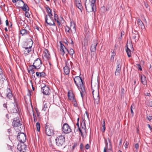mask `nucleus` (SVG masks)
Wrapping results in <instances>:
<instances>
[{
    "mask_svg": "<svg viewBox=\"0 0 152 152\" xmlns=\"http://www.w3.org/2000/svg\"><path fill=\"white\" fill-rule=\"evenodd\" d=\"M74 80L78 88L80 91L81 97H83V95L86 93L83 81L80 76L75 77L74 78Z\"/></svg>",
    "mask_w": 152,
    "mask_h": 152,
    "instance_id": "obj_1",
    "label": "nucleus"
},
{
    "mask_svg": "<svg viewBox=\"0 0 152 152\" xmlns=\"http://www.w3.org/2000/svg\"><path fill=\"white\" fill-rule=\"evenodd\" d=\"M56 144L58 146H64L65 144V138L64 135H58L55 139Z\"/></svg>",
    "mask_w": 152,
    "mask_h": 152,
    "instance_id": "obj_2",
    "label": "nucleus"
},
{
    "mask_svg": "<svg viewBox=\"0 0 152 152\" xmlns=\"http://www.w3.org/2000/svg\"><path fill=\"white\" fill-rule=\"evenodd\" d=\"M53 15L51 14L50 15H45V22L49 26H55L54 20L52 17Z\"/></svg>",
    "mask_w": 152,
    "mask_h": 152,
    "instance_id": "obj_3",
    "label": "nucleus"
},
{
    "mask_svg": "<svg viewBox=\"0 0 152 152\" xmlns=\"http://www.w3.org/2000/svg\"><path fill=\"white\" fill-rule=\"evenodd\" d=\"M85 7L86 10L88 12L93 11L94 12L96 10V6L95 4L87 3V0H86Z\"/></svg>",
    "mask_w": 152,
    "mask_h": 152,
    "instance_id": "obj_4",
    "label": "nucleus"
},
{
    "mask_svg": "<svg viewBox=\"0 0 152 152\" xmlns=\"http://www.w3.org/2000/svg\"><path fill=\"white\" fill-rule=\"evenodd\" d=\"M68 96L69 99L72 102L74 106H77V104L74 95L72 91H69L68 92Z\"/></svg>",
    "mask_w": 152,
    "mask_h": 152,
    "instance_id": "obj_5",
    "label": "nucleus"
},
{
    "mask_svg": "<svg viewBox=\"0 0 152 152\" xmlns=\"http://www.w3.org/2000/svg\"><path fill=\"white\" fill-rule=\"evenodd\" d=\"M81 128L82 129L79 128V130L81 134V136L83 137H84L86 136V128L85 123L84 122L82 123L81 124Z\"/></svg>",
    "mask_w": 152,
    "mask_h": 152,
    "instance_id": "obj_6",
    "label": "nucleus"
},
{
    "mask_svg": "<svg viewBox=\"0 0 152 152\" xmlns=\"http://www.w3.org/2000/svg\"><path fill=\"white\" fill-rule=\"evenodd\" d=\"M33 43L32 40L30 39L29 41V44H30V45L28 47L23 48V51L24 52V53L26 55H27L31 51V48Z\"/></svg>",
    "mask_w": 152,
    "mask_h": 152,
    "instance_id": "obj_7",
    "label": "nucleus"
},
{
    "mask_svg": "<svg viewBox=\"0 0 152 152\" xmlns=\"http://www.w3.org/2000/svg\"><path fill=\"white\" fill-rule=\"evenodd\" d=\"M42 62L41 60L39 58H37L34 61L33 65H31L30 67H34V69H38L41 66Z\"/></svg>",
    "mask_w": 152,
    "mask_h": 152,
    "instance_id": "obj_8",
    "label": "nucleus"
},
{
    "mask_svg": "<svg viewBox=\"0 0 152 152\" xmlns=\"http://www.w3.org/2000/svg\"><path fill=\"white\" fill-rule=\"evenodd\" d=\"M93 97L94 99L95 104H98L99 103L100 98L98 91L94 93V91L92 89Z\"/></svg>",
    "mask_w": 152,
    "mask_h": 152,
    "instance_id": "obj_9",
    "label": "nucleus"
},
{
    "mask_svg": "<svg viewBox=\"0 0 152 152\" xmlns=\"http://www.w3.org/2000/svg\"><path fill=\"white\" fill-rule=\"evenodd\" d=\"M17 138L20 142L24 143L26 140V135L23 133H19L18 135Z\"/></svg>",
    "mask_w": 152,
    "mask_h": 152,
    "instance_id": "obj_10",
    "label": "nucleus"
},
{
    "mask_svg": "<svg viewBox=\"0 0 152 152\" xmlns=\"http://www.w3.org/2000/svg\"><path fill=\"white\" fill-rule=\"evenodd\" d=\"M63 132L66 134H68L71 132V129L70 127L67 123L64 124L62 127Z\"/></svg>",
    "mask_w": 152,
    "mask_h": 152,
    "instance_id": "obj_11",
    "label": "nucleus"
},
{
    "mask_svg": "<svg viewBox=\"0 0 152 152\" xmlns=\"http://www.w3.org/2000/svg\"><path fill=\"white\" fill-rule=\"evenodd\" d=\"M60 51L61 54L64 55V54H66L67 52H68V50L66 48L65 46L61 42H60Z\"/></svg>",
    "mask_w": 152,
    "mask_h": 152,
    "instance_id": "obj_12",
    "label": "nucleus"
},
{
    "mask_svg": "<svg viewBox=\"0 0 152 152\" xmlns=\"http://www.w3.org/2000/svg\"><path fill=\"white\" fill-rule=\"evenodd\" d=\"M26 148V146L24 143L18 144V145L17 149L20 152H25Z\"/></svg>",
    "mask_w": 152,
    "mask_h": 152,
    "instance_id": "obj_13",
    "label": "nucleus"
},
{
    "mask_svg": "<svg viewBox=\"0 0 152 152\" xmlns=\"http://www.w3.org/2000/svg\"><path fill=\"white\" fill-rule=\"evenodd\" d=\"M45 133L48 136H51L53 135V130L52 127H46Z\"/></svg>",
    "mask_w": 152,
    "mask_h": 152,
    "instance_id": "obj_14",
    "label": "nucleus"
},
{
    "mask_svg": "<svg viewBox=\"0 0 152 152\" xmlns=\"http://www.w3.org/2000/svg\"><path fill=\"white\" fill-rule=\"evenodd\" d=\"M12 123L13 126L15 127L19 126L21 125L18 117H17L14 119Z\"/></svg>",
    "mask_w": 152,
    "mask_h": 152,
    "instance_id": "obj_15",
    "label": "nucleus"
},
{
    "mask_svg": "<svg viewBox=\"0 0 152 152\" xmlns=\"http://www.w3.org/2000/svg\"><path fill=\"white\" fill-rule=\"evenodd\" d=\"M76 25L74 22H70V25L69 27L71 31V34H73L76 33Z\"/></svg>",
    "mask_w": 152,
    "mask_h": 152,
    "instance_id": "obj_16",
    "label": "nucleus"
},
{
    "mask_svg": "<svg viewBox=\"0 0 152 152\" xmlns=\"http://www.w3.org/2000/svg\"><path fill=\"white\" fill-rule=\"evenodd\" d=\"M117 69L115 72L116 75H119L120 74L121 70V61H117Z\"/></svg>",
    "mask_w": 152,
    "mask_h": 152,
    "instance_id": "obj_17",
    "label": "nucleus"
},
{
    "mask_svg": "<svg viewBox=\"0 0 152 152\" xmlns=\"http://www.w3.org/2000/svg\"><path fill=\"white\" fill-rule=\"evenodd\" d=\"M41 91L43 94L45 95H48L50 93L49 88L46 86L42 88Z\"/></svg>",
    "mask_w": 152,
    "mask_h": 152,
    "instance_id": "obj_18",
    "label": "nucleus"
},
{
    "mask_svg": "<svg viewBox=\"0 0 152 152\" xmlns=\"http://www.w3.org/2000/svg\"><path fill=\"white\" fill-rule=\"evenodd\" d=\"M98 43V40L97 39H95L94 40L93 43L92 44L90 50L91 52H95L96 50V47Z\"/></svg>",
    "mask_w": 152,
    "mask_h": 152,
    "instance_id": "obj_19",
    "label": "nucleus"
},
{
    "mask_svg": "<svg viewBox=\"0 0 152 152\" xmlns=\"http://www.w3.org/2000/svg\"><path fill=\"white\" fill-rule=\"evenodd\" d=\"M50 56L48 50L47 49L45 50L43 55V58L44 60L45 61H47L50 58Z\"/></svg>",
    "mask_w": 152,
    "mask_h": 152,
    "instance_id": "obj_20",
    "label": "nucleus"
},
{
    "mask_svg": "<svg viewBox=\"0 0 152 152\" xmlns=\"http://www.w3.org/2000/svg\"><path fill=\"white\" fill-rule=\"evenodd\" d=\"M19 4H21L23 6L22 7V9L25 12H27L29 10V8L27 4H25L24 2L22 0H19Z\"/></svg>",
    "mask_w": 152,
    "mask_h": 152,
    "instance_id": "obj_21",
    "label": "nucleus"
},
{
    "mask_svg": "<svg viewBox=\"0 0 152 152\" xmlns=\"http://www.w3.org/2000/svg\"><path fill=\"white\" fill-rule=\"evenodd\" d=\"M75 3L76 7L82 11L83 9V7L81 4V1L80 0H74Z\"/></svg>",
    "mask_w": 152,
    "mask_h": 152,
    "instance_id": "obj_22",
    "label": "nucleus"
},
{
    "mask_svg": "<svg viewBox=\"0 0 152 152\" xmlns=\"http://www.w3.org/2000/svg\"><path fill=\"white\" fill-rule=\"evenodd\" d=\"M19 111V109L17 104L16 103L14 104V107L12 108L11 112L13 113H18Z\"/></svg>",
    "mask_w": 152,
    "mask_h": 152,
    "instance_id": "obj_23",
    "label": "nucleus"
},
{
    "mask_svg": "<svg viewBox=\"0 0 152 152\" xmlns=\"http://www.w3.org/2000/svg\"><path fill=\"white\" fill-rule=\"evenodd\" d=\"M140 78L141 80L142 83L145 85L147 84V82L146 79V77L145 76L143 75H141L140 76Z\"/></svg>",
    "mask_w": 152,
    "mask_h": 152,
    "instance_id": "obj_24",
    "label": "nucleus"
},
{
    "mask_svg": "<svg viewBox=\"0 0 152 152\" xmlns=\"http://www.w3.org/2000/svg\"><path fill=\"white\" fill-rule=\"evenodd\" d=\"M137 22L138 23V25L140 27H141L142 29L145 28V26L144 25L142 21L140 20V19H138L137 20Z\"/></svg>",
    "mask_w": 152,
    "mask_h": 152,
    "instance_id": "obj_25",
    "label": "nucleus"
},
{
    "mask_svg": "<svg viewBox=\"0 0 152 152\" xmlns=\"http://www.w3.org/2000/svg\"><path fill=\"white\" fill-rule=\"evenodd\" d=\"M64 72L66 75H68L69 74L70 72L69 68L68 66H66L64 68Z\"/></svg>",
    "mask_w": 152,
    "mask_h": 152,
    "instance_id": "obj_26",
    "label": "nucleus"
},
{
    "mask_svg": "<svg viewBox=\"0 0 152 152\" xmlns=\"http://www.w3.org/2000/svg\"><path fill=\"white\" fill-rule=\"evenodd\" d=\"M45 73L43 72H36V75L37 77H43L45 76Z\"/></svg>",
    "mask_w": 152,
    "mask_h": 152,
    "instance_id": "obj_27",
    "label": "nucleus"
},
{
    "mask_svg": "<svg viewBox=\"0 0 152 152\" xmlns=\"http://www.w3.org/2000/svg\"><path fill=\"white\" fill-rule=\"evenodd\" d=\"M9 92L7 94V97L9 99H11L12 97V95L10 89H9Z\"/></svg>",
    "mask_w": 152,
    "mask_h": 152,
    "instance_id": "obj_28",
    "label": "nucleus"
},
{
    "mask_svg": "<svg viewBox=\"0 0 152 152\" xmlns=\"http://www.w3.org/2000/svg\"><path fill=\"white\" fill-rule=\"evenodd\" d=\"M126 51L127 53L128 56L129 57H130L131 56V50L127 47L126 49Z\"/></svg>",
    "mask_w": 152,
    "mask_h": 152,
    "instance_id": "obj_29",
    "label": "nucleus"
},
{
    "mask_svg": "<svg viewBox=\"0 0 152 152\" xmlns=\"http://www.w3.org/2000/svg\"><path fill=\"white\" fill-rule=\"evenodd\" d=\"M28 32L25 29H22L20 31V33L22 35H24L26 34Z\"/></svg>",
    "mask_w": 152,
    "mask_h": 152,
    "instance_id": "obj_30",
    "label": "nucleus"
},
{
    "mask_svg": "<svg viewBox=\"0 0 152 152\" xmlns=\"http://www.w3.org/2000/svg\"><path fill=\"white\" fill-rule=\"evenodd\" d=\"M29 70L28 69V72L30 73V72L31 71L32 74L34 73L35 72L34 71V67H30V65L29 66Z\"/></svg>",
    "mask_w": 152,
    "mask_h": 152,
    "instance_id": "obj_31",
    "label": "nucleus"
},
{
    "mask_svg": "<svg viewBox=\"0 0 152 152\" xmlns=\"http://www.w3.org/2000/svg\"><path fill=\"white\" fill-rule=\"evenodd\" d=\"M72 62L69 61H67L66 62V66H69V67L70 68V67H72Z\"/></svg>",
    "mask_w": 152,
    "mask_h": 152,
    "instance_id": "obj_32",
    "label": "nucleus"
},
{
    "mask_svg": "<svg viewBox=\"0 0 152 152\" xmlns=\"http://www.w3.org/2000/svg\"><path fill=\"white\" fill-rule=\"evenodd\" d=\"M74 53V50L72 49H71L68 52H67L66 54H67L68 53L70 55H72Z\"/></svg>",
    "mask_w": 152,
    "mask_h": 152,
    "instance_id": "obj_33",
    "label": "nucleus"
},
{
    "mask_svg": "<svg viewBox=\"0 0 152 152\" xmlns=\"http://www.w3.org/2000/svg\"><path fill=\"white\" fill-rule=\"evenodd\" d=\"M46 9L47 12L48 14L47 15H50L52 14L51 11L49 7H47Z\"/></svg>",
    "mask_w": 152,
    "mask_h": 152,
    "instance_id": "obj_34",
    "label": "nucleus"
},
{
    "mask_svg": "<svg viewBox=\"0 0 152 152\" xmlns=\"http://www.w3.org/2000/svg\"><path fill=\"white\" fill-rule=\"evenodd\" d=\"M36 127L37 130L39 132L40 131V125L39 123L37 122L36 124Z\"/></svg>",
    "mask_w": 152,
    "mask_h": 152,
    "instance_id": "obj_35",
    "label": "nucleus"
},
{
    "mask_svg": "<svg viewBox=\"0 0 152 152\" xmlns=\"http://www.w3.org/2000/svg\"><path fill=\"white\" fill-rule=\"evenodd\" d=\"M65 31L71 34V31L70 29V27L68 26H66L65 28Z\"/></svg>",
    "mask_w": 152,
    "mask_h": 152,
    "instance_id": "obj_36",
    "label": "nucleus"
},
{
    "mask_svg": "<svg viewBox=\"0 0 152 152\" xmlns=\"http://www.w3.org/2000/svg\"><path fill=\"white\" fill-rule=\"evenodd\" d=\"M112 52V55L111 56V60H112L113 59V60L114 59V56L115 55V53L114 52V51L113 50V51H111Z\"/></svg>",
    "mask_w": 152,
    "mask_h": 152,
    "instance_id": "obj_37",
    "label": "nucleus"
},
{
    "mask_svg": "<svg viewBox=\"0 0 152 152\" xmlns=\"http://www.w3.org/2000/svg\"><path fill=\"white\" fill-rule=\"evenodd\" d=\"M134 147L136 149L135 151L137 152L138 151V149L139 148V145L137 143L136 144L134 145Z\"/></svg>",
    "mask_w": 152,
    "mask_h": 152,
    "instance_id": "obj_38",
    "label": "nucleus"
},
{
    "mask_svg": "<svg viewBox=\"0 0 152 152\" xmlns=\"http://www.w3.org/2000/svg\"><path fill=\"white\" fill-rule=\"evenodd\" d=\"M47 107V104L46 103H45L43 107L42 108V110L44 111H45Z\"/></svg>",
    "mask_w": 152,
    "mask_h": 152,
    "instance_id": "obj_39",
    "label": "nucleus"
},
{
    "mask_svg": "<svg viewBox=\"0 0 152 152\" xmlns=\"http://www.w3.org/2000/svg\"><path fill=\"white\" fill-rule=\"evenodd\" d=\"M147 104L149 106L152 107V101H150L148 102Z\"/></svg>",
    "mask_w": 152,
    "mask_h": 152,
    "instance_id": "obj_40",
    "label": "nucleus"
},
{
    "mask_svg": "<svg viewBox=\"0 0 152 152\" xmlns=\"http://www.w3.org/2000/svg\"><path fill=\"white\" fill-rule=\"evenodd\" d=\"M54 17L55 20H56L58 19V16L57 14H54Z\"/></svg>",
    "mask_w": 152,
    "mask_h": 152,
    "instance_id": "obj_41",
    "label": "nucleus"
},
{
    "mask_svg": "<svg viewBox=\"0 0 152 152\" xmlns=\"http://www.w3.org/2000/svg\"><path fill=\"white\" fill-rule=\"evenodd\" d=\"M147 118L149 121H151L152 119V116H151L147 115Z\"/></svg>",
    "mask_w": 152,
    "mask_h": 152,
    "instance_id": "obj_42",
    "label": "nucleus"
},
{
    "mask_svg": "<svg viewBox=\"0 0 152 152\" xmlns=\"http://www.w3.org/2000/svg\"><path fill=\"white\" fill-rule=\"evenodd\" d=\"M25 15V16L28 18H29L30 16L29 13L28 12H26Z\"/></svg>",
    "mask_w": 152,
    "mask_h": 152,
    "instance_id": "obj_43",
    "label": "nucleus"
},
{
    "mask_svg": "<svg viewBox=\"0 0 152 152\" xmlns=\"http://www.w3.org/2000/svg\"><path fill=\"white\" fill-rule=\"evenodd\" d=\"M105 142L106 143V146L105 147V148H108V142H107V140H105Z\"/></svg>",
    "mask_w": 152,
    "mask_h": 152,
    "instance_id": "obj_44",
    "label": "nucleus"
},
{
    "mask_svg": "<svg viewBox=\"0 0 152 152\" xmlns=\"http://www.w3.org/2000/svg\"><path fill=\"white\" fill-rule=\"evenodd\" d=\"M137 65L138 66V69L139 70H140V71L142 70V68L141 66L139 64H137Z\"/></svg>",
    "mask_w": 152,
    "mask_h": 152,
    "instance_id": "obj_45",
    "label": "nucleus"
},
{
    "mask_svg": "<svg viewBox=\"0 0 152 152\" xmlns=\"http://www.w3.org/2000/svg\"><path fill=\"white\" fill-rule=\"evenodd\" d=\"M128 144H129L128 142L127 141H126V143L124 145V146L126 148H127V146H128Z\"/></svg>",
    "mask_w": 152,
    "mask_h": 152,
    "instance_id": "obj_46",
    "label": "nucleus"
},
{
    "mask_svg": "<svg viewBox=\"0 0 152 152\" xmlns=\"http://www.w3.org/2000/svg\"><path fill=\"white\" fill-rule=\"evenodd\" d=\"M89 148V146L88 144H87L85 146V148L86 149H88Z\"/></svg>",
    "mask_w": 152,
    "mask_h": 152,
    "instance_id": "obj_47",
    "label": "nucleus"
},
{
    "mask_svg": "<svg viewBox=\"0 0 152 152\" xmlns=\"http://www.w3.org/2000/svg\"><path fill=\"white\" fill-rule=\"evenodd\" d=\"M33 116H34V121L35 122H36V121H37V120L36 118V116L34 115V113H33Z\"/></svg>",
    "mask_w": 152,
    "mask_h": 152,
    "instance_id": "obj_48",
    "label": "nucleus"
},
{
    "mask_svg": "<svg viewBox=\"0 0 152 152\" xmlns=\"http://www.w3.org/2000/svg\"><path fill=\"white\" fill-rule=\"evenodd\" d=\"M137 36H138L137 34L136 36L134 34L133 35L132 38L134 39H135L136 37H137Z\"/></svg>",
    "mask_w": 152,
    "mask_h": 152,
    "instance_id": "obj_49",
    "label": "nucleus"
},
{
    "mask_svg": "<svg viewBox=\"0 0 152 152\" xmlns=\"http://www.w3.org/2000/svg\"><path fill=\"white\" fill-rule=\"evenodd\" d=\"M18 3H19V2L18 3H17V5L19 7H22L21 6H22L21 4H20Z\"/></svg>",
    "mask_w": 152,
    "mask_h": 152,
    "instance_id": "obj_50",
    "label": "nucleus"
},
{
    "mask_svg": "<svg viewBox=\"0 0 152 152\" xmlns=\"http://www.w3.org/2000/svg\"><path fill=\"white\" fill-rule=\"evenodd\" d=\"M102 125L103 127L105 126V121L104 119L103 120V123H102Z\"/></svg>",
    "mask_w": 152,
    "mask_h": 152,
    "instance_id": "obj_51",
    "label": "nucleus"
},
{
    "mask_svg": "<svg viewBox=\"0 0 152 152\" xmlns=\"http://www.w3.org/2000/svg\"><path fill=\"white\" fill-rule=\"evenodd\" d=\"M6 24L7 26H8L9 25V22L7 20L6 21Z\"/></svg>",
    "mask_w": 152,
    "mask_h": 152,
    "instance_id": "obj_52",
    "label": "nucleus"
},
{
    "mask_svg": "<svg viewBox=\"0 0 152 152\" xmlns=\"http://www.w3.org/2000/svg\"><path fill=\"white\" fill-rule=\"evenodd\" d=\"M79 118H77V123L76 124V125L77 126L78 128H79V123H78V121H79Z\"/></svg>",
    "mask_w": 152,
    "mask_h": 152,
    "instance_id": "obj_53",
    "label": "nucleus"
},
{
    "mask_svg": "<svg viewBox=\"0 0 152 152\" xmlns=\"http://www.w3.org/2000/svg\"><path fill=\"white\" fill-rule=\"evenodd\" d=\"M108 149V148H104V151L103 152H107V150Z\"/></svg>",
    "mask_w": 152,
    "mask_h": 152,
    "instance_id": "obj_54",
    "label": "nucleus"
},
{
    "mask_svg": "<svg viewBox=\"0 0 152 152\" xmlns=\"http://www.w3.org/2000/svg\"><path fill=\"white\" fill-rule=\"evenodd\" d=\"M145 95L148 96H150V94L149 93H146L145 94Z\"/></svg>",
    "mask_w": 152,
    "mask_h": 152,
    "instance_id": "obj_55",
    "label": "nucleus"
},
{
    "mask_svg": "<svg viewBox=\"0 0 152 152\" xmlns=\"http://www.w3.org/2000/svg\"><path fill=\"white\" fill-rule=\"evenodd\" d=\"M108 140L109 142L110 143V146H111V141L109 138L108 139Z\"/></svg>",
    "mask_w": 152,
    "mask_h": 152,
    "instance_id": "obj_56",
    "label": "nucleus"
},
{
    "mask_svg": "<svg viewBox=\"0 0 152 152\" xmlns=\"http://www.w3.org/2000/svg\"><path fill=\"white\" fill-rule=\"evenodd\" d=\"M142 20L145 23H147L146 20L144 17L142 19Z\"/></svg>",
    "mask_w": 152,
    "mask_h": 152,
    "instance_id": "obj_57",
    "label": "nucleus"
},
{
    "mask_svg": "<svg viewBox=\"0 0 152 152\" xmlns=\"http://www.w3.org/2000/svg\"><path fill=\"white\" fill-rule=\"evenodd\" d=\"M105 126L103 127V129L102 130V132H104L105 130Z\"/></svg>",
    "mask_w": 152,
    "mask_h": 152,
    "instance_id": "obj_58",
    "label": "nucleus"
},
{
    "mask_svg": "<svg viewBox=\"0 0 152 152\" xmlns=\"http://www.w3.org/2000/svg\"><path fill=\"white\" fill-rule=\"evenodd\" d=\"M56 21L57 23L59 25H60V22L58 21V19L57 20H55Z\"/></svg>",
    "mask_w": 152,
    "mask_h": 152,
    "instance_id": "obj_59",
    "label": "nucleus"
},
{
    "mask_svg": "<svg viewBox=\"0 0 152 152\" xmlns=\"http://www.w3.org/2000/svg\"><path fill=\"white\" fill-rule=\"evenodd\" d=\"M148 127L149 128V129H150V130H151V126H150V125L149 124H148Z\"/></svg>",
    "mask_w": 152,
    "mask_h": 152,
    "instance_id": "obj_60",
    "label": "nucleus"
},
{
    "mask_svg": "<svg viewBox=\"0 0 152 152\" xmlns=\"http://www.w3.org/2000/svg\"><path fill=\"white\" fill-rule=\"evenodd\" d=\"M62 1V2L63 4H65L66 3V0H61Z\"/></svg>",
    "mask_w": 152,
    "mask_h": 152,
    "instance_id": "obj_61",
    "label": "nucleus"
},
{
    "mask_svg": "<svg viewBox=\"0 0 152 152\" xmlns=\"http://www.w3.org/2000/svg\"><path fill=\"white\" fill-rule=\"evenodd\" d=\"M83 145L82 144H80V149H82V148H83Z\"/></svg>",
    "mask_w": 152,
    "mask_h": 152,
    "instance_id": "obj_62",
    "label": "nucleus"
},
{
    "mask_svg": "<svg viewBox=\"0 0 152 152\" xmlns=\"http://www.w3.org/2000/svg\"><path fill=\"white\" fill-rule=\"evenodd\" d=\"M5 80V78H2V80H0L1 81V82H3L4 80Z\"/></svg>",
    "mask_w": 152,
    "mask_h": 152,
    "instance_id": "obj_63",
    "label": "nucleus"
},
{
    "mask_svg": "<svg viewBox=\"0 0 152 152\" xmlns=\"http://www.w3.org/2000/svg\"><path fill=\"white\" fill-rule=\"evenodd\" d=\"M131 113L132 114V115H133L134 112H133V110L132 109H131Z\"/></svg>",
    "mask_w": 152,
    "mask_h": 152,
    "instance_id": "obj_64",
    "label": "nucleus"
}]
</instances>
